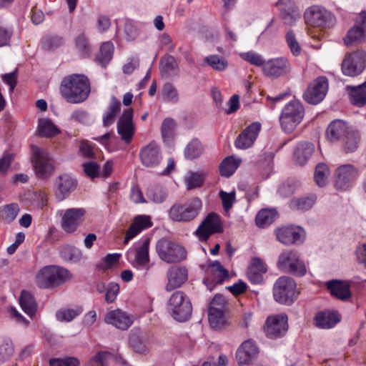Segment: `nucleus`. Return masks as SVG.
Instances as JSON below:
<instances>
[{"label": "nucleus", "instance_id": "1", "mask_svg": "<svg viewBox=\"0 0 366 366\" xmlns=\"http://www.w3.org/2000/svg\"><path fill=\"white\" fill-rule=\"evenodd\" d=\"M60 92L67 102L80 104L84 102L89 95V80L83 74L69 75L61 81Z\"/></svg>", "mask_w": 366, "mask_h": 366}, {"label": "nucleus", "instance_id": "2", "mask_svg": "<svg viewBox=\"0 0 366 366\" xmlns=\"http://www.w3.org/2000/svg\"><path fill=\"white\" fill-rule=\"evenodd\" d=\"M71 277L68 269L57 265H47L37 272L35 283L41 289H53L64 285Z\"/></svg>", "mask_w": 366, "mask_h": 366}, {"label": "nucleus", "instance_id": "3", "mask_svg": "<svg viewBox=\"0 0 366 366\" xmlns=\"http://www.w3.org/2000/svg\"><path fill=\"white\" fill-rule=\"evenodd\" d=\"M201 209L202 202L196 197L184 204L172 205L169 211V216L175 222H191L197 217Z\"/></svg>", "mask_w": 366, "mask_h": 366}, {"label": "nucleus", "instance_id": "4", "mask_svg": "<svg viewBox=\"0 0 366 366\" xmlns=\"http://www.w3.org/2000/svg\"><path fill=\"white\" fill-rule=\"evenodd\" d=\"M304 107L298 101H292L283 108L280 117L282 128L290 133L300 123L304 116Z\"/></svg>", "mask_w": 366, "mask_h": 366}, {"label": "nucleus", "instance_id": "5", "mask_svg": "<svg viewBox=\"0 0 366 366\" xmlns=\"http://www.w3.org/2000/svg\"><path fill=\"white\" fill-rule=\"evenodd\" d=\"M169 310L175 320L183 322L191 316L192 307L189 298L183 292L176 291L169 300Z\"/></svg>", "mask_w": 366, "mask_h": 366}, {"label": "nucleus", "instance_id": "6", "mask_svg": "<svg viewBox=\"0 0 366 366\" xmlns=\"http://www.w3.org/2000/svg\"><path fill=\"white\" fill-rule=\"evenodd\" d=\"M156 249L159 258L167 263L178 262L186 258L184 249L167 239H159Z\"/></svg>", "mask_w": 366, "mask_h": 366}, {"label": "nucleus", "instance_id": "7", "mask_svg": "<svg viewBox=\"0 0 366 366\" xmlns=\"http://www.w3.org/2000/svg\"><path fill=\"white\" fill-rule=\"evenodd\" d=\"M274 300L280 303L290 304L296 297V283L288 276L279 277L273 287Z\"/></svg>", "mask_w": 366, "mask_h": 366}, {"label": "nucleus", "instance_id": "8", "mask_svg": "<svg viewBox=\"0 0 366 366\" xmlns=\"http://www.w3.org/2000/svg\"><path fill=\"white\" fill-rule=\"evenodd\" d=\"M32 164L36 175L39 178H46L54 170V161L48 152L37 146H31Z\"/></svg>", "mask_w": 366, "mask_h": 366}, {"label": "nucleus", "instance_id": "9", "mask_svg": "<svg viewBox=\"0 0 366 366\" xmlns=\"http://www.w3.org/2000/svg\"><path fill=\"white\" fill-rule=\"evenodd\" d=\"M365 66L366 52L360 49L346 54L342 62V73L350 76H358Z\"/></svg>", "mask_w": 366, "mask_h": 366}, {"label": "nucleus", "instance_id": "10", "mask_svg": "<svg viewBox=\"0 0 366 366\" xmlns=\"http://www.w3.org/2000/svg\"><path fill=\"white\" fill-rule=\"evenodd\" d=\"M305 22L312 26L327 27L333 24L335 17L330 11L320 6H312L305 13Z\"/></svg>", "mask_w": 366, "mask_h": 366}, {"label": "nucleus", "instance_id": "11", "mask_svg": "<svg viewBox=\"0 0 366 366\" xmlns=\"http://www.w3.org/2000/svg\"><path fill=\"white\" fill-rule=\"evenodd\" d=\"M222 232V223L219 216L211 212L202 222L195 234L200 241H207L211 235Z\"/></svg>", "mask_w": 366, "mask_h": 366}, {"label": "nucleus", "instance_id": "12", "mask_svg": "<svg viewBox=\"0 0 366 366\" xmlns=\"http://www.w3.org/2000/svg\"><path fill=\"white\" fill-rule=\"evenodd\" d=\"M366 39V12L362 11L355 18V25L344 37L346 46H353L365 41Z\"/></svg>", "mask_w": 366, "mask_h": 366}, {"label": "nucleus", "instance_id": "13", "mask_svg": "<svg viewBox=\"0 0 366 366\" xmlns=\"http://www.w3.org/2000/svg\"><path fill=\"white\" fill-rule=\"evenodd\" d=\"M277 239L285 245L302 242L305 238V230L295 225L282 226L274 230Z\"/></svg>", "mask_w": 366, "mask_h": 366}, {"label": "nucleus", "instance_id": "14", "mask_svg": "<svg viewBox=\"0 0 366 366\" xmlns=\"http://www.w3.org/2000/svg\"><path fill=\"white\" fill-rule=\"evenodd\" d=\"M327 89V79L326 77L320 76L310 84L304 94V99L310 104H318L325 98Z\"/></svg>", "mask_w": 366, "mask_h": 366}, {"label": "nucleus", "instance_id": "15", "mask_svg": "<svg viewBox=\"0 0 366 366\" xmlns=\"http://www.w3.org/2000/svg\"><path fill=\"white\" fill-rule=\"evenodd\" d=\"M287 329V317L285 315L268 317L264 327L266 335L272 339L284 335Z\"/></svg>", "mask_w": 366, "mask_h": 366}, {"label": "nucleus", "instance_id": "16", "mask_svg": "<svg viewBox=\"0 0 366 366\" xmlns=\"http://www.w3.org/2000/svg\"><path fill=\"white\" fill-rule=\"evenodd\" d=\"M117 132L124 142L129 144L132 142L134 134L132 109H127L123 112L117 122Z\"/></svg>", "mask_w": 366, "mask_h": 366}, {"label": "nucleus", "instance_id": "17", "mask_svg": "<svg viewBox=\"0 0 366 366\" xmlns=\"http://www.w3.org/2000/svg\"><path fill=\"white\" fill-rule=\"evenodd\" d=\"M139 157L144 166L149 168L156 167L162 159L160 147L152 141L141 149Z\"/></svg>", "mask_w": 366, "mask_h": 366}, {"label": "nucleus", "instance_id": "18", "mask_svg": "<svg viewBox=\"0 0 366 366\" xmlns=\"http://www.w3.org/2000/svg\"><path fill=\"white\" fill-rule=\"evenodd\" d=\"M290 69L291 66L287 58L278 57L266 61L262 71L266 76L277 78L287 74Z\"/></svg>", "mask_w": 366, "mask_h": 366}, {"label": "nucleus", "instance_id": "19", "mask_svg": "<svg viewBox=\"0 0 366 366\" xmlns=\"http://www.w3.org/2000/svg\"><path fill=\"white\" fill-rule=\"evenodd\" d=\"M85 211L83 209L71 208L65 211L61 219V227L66 233L74 232L81 223Z\"/></svg>", "mask_w": 366, "mask_h": 366}, {"label": "nucleus", "instance_id": "20", "mask_svg": "<svg viewBox=\"0 0 366 366\" xmlns=\"http://www.w3.org/2000/svg\"><path fill=\"white\" fill-rule=\"evenodd\" d=\"M104 321L115 327L126 330L133 323V316L120 309L109 311L104 316Z\"/></svg>", "mask_w": 366, "mask_h": 366}, {"label": "nucleus", "instance_id": "21", "mask_svg": "<svg viewBox=\"0 0 366 366\" xmlns=\"http://www.w3.org/2000/svg\"><path fill=\"white\" fill-rule=\"evenodd\" d=\"M261 124L254 122L247 127L237 137L234 144L241 149L249 148L254 142L260 131Z\"/></svg>", "mask_w": 366, "mask_h": 366}, {"label": "nucleus", "instance_id": "22", "mask_svg": "<svg viewBox=\"0 0 366 366\" xmlns=\"http://www.w3.org/2000/svg\"><path fill=\"white\" fill-rule=\"evenodd\" d=\"M77 185L75 179L67 174L60 175L56 180V197L59 201H63L73 192Z\"/></svg>", "mask_w": 366, "mask_h": 366}, {"label": "nucleus", "instance_id": "23", "mask_svg": "<svg viewBox=\"0 0 366 366\" xmlns=\"http://www.w3.org/2000/svg\"><path fill=\"white\" fill-rule=\"evenodd\" d=\"M152 226L151 217L149 215H137L134 218L132 223L126 232L124 243L128 242L140 233L142 230L150 228Z\"/></svg>", "mask_w": 366, "mask_h": 366}, {"label": "nucleus", "instance_id": "24", "mask_svg": "<svg viewBox=\"0 0 366 366\" xmlns=\"http://www.w3.org/2000/svg\"><path fill=\"white\" fill-rule=\"evenodd\" d=\"M357 176V172L351 164L342 165L337 169L335 186L340 189H345Z\"/></svg>", "mask_w": 366, "mask_h": 366}, {"label": "nucleus", "instance_id": "25", "mask_svg": "<svg viewBox=\"0 0 366 366\" xmlns=\"http://www.w3.org/2000/svg\"><path fill=\"white\" fill-rule=\"evenodd\" d=\"M168 282L166 285L167 291H172L181 287L187 280V271L185 268L172 267L167 272Z\"/></svg>", "mask_w": 366, "mask_h": 366}, {"label": "nucleus", "instance_id": "26", "mask_svg": "<svg viewBox=\"0 0 366 366\" xmlns=\"http://www.w3.org/2000/svg\"><path fill=\"white\" fill-rule=\"evenodd\" d=\"M258 348L254 342L244 341L238 348L236 358L239 365L248 364L257 355Z\"/></svg>", "mask_w": 366, "mask_h": 366}, {"label": "nucleus", "instance_id": "27", "mask_svg": "<svg viewBox=\"0 0 366 366\" xmlns=\"http://www.w3.org/2000/svg\"><path fill=\"white\" fill-rule=\"evenodd\" d=\"M349 132V127L345 122L336 119L327 127L326 137L329 141L333 142L342 139Z\"/></svg>", "mask_w": 366, "mask_h": 366}, {"label": "nucleus", "instance_id": "28", "mask_svg": "<svg viewBox=\"0 0 366 366\" xmlns=\"http://www.w3.org/2000/svg\"><path fill=\"white\" fill-rule=\"evenodd\" d=\"M267 266L262 260L258 257L252 259L248 267L247 277L254 284H259L263 282V274L267 272Z\"/></svg>", "mask_w": 366, "mask_h": 366}, {"label": "nucleus", "instance_id": "29", "mask_svg": "<svg viewBox=\"0 0 366 366\" xmlns=\"http://www.w3.org/2000/svg\"><path fill=\"white\" fill-rule=\"evenodd\" d=\"M315 151V145L311 142H302L297 144L293 159L298 165H305Z\"/></svg>", "mask_w": 366, "mask_h": 366}, {"label": "nucleus", "instance_id": "30", "mask_svg": "<svg viewBox=\"0 0 366 366\" xmlns=\"http://www.w3.org/2000/svg\"><path fill=\"white\" fill-rule=\"evenodd\" d=\"M331 295L339 300H347L351 297L349 285L343 281L332 280L326 283Z\"/></svg>", "mask_w": 366, "mask_h": 366}, {"label": "nucleus", "instance_id": "31", "mask_svg": "<svg viewBox=\"0 0 366 366\" xmlns=\"http://www.w3.org/2000/svg\"><path fill=\"white\" fill-rule=\"evenodd\" d=\"M129 345L134 352L139 354H147L150 349L147 335L140 332H132L129 335Z\"/></svg>", "mask_w": 366, "mask_h": 366}, {"label": "nucleus", "instance_id": "32", "mask_svg": "<svg viewBox=\"0 0 366 366\" xmlns=\"http://www.w3.org/2000/svg\"><path fill=\"white\" fill-rule=\"evenodd\" d=\"M340 321V315L337 312L324 311L315 317L316 326L322 329L331 328Z\"/></svg>", "mask_w": 366, "mask_h": 366}, {"label": "nucleus", "instance_id": "33", "mask_svg": "<svg viewBox=\"0 0 366 366\" xmlns=\"http://www.w3.org/2000/svg\"><path fill=\"white\" fill-rule=\"evenodd\" d=\"M19 304L22 310L31 318L36 315L37 304L31 292L23 290L19 297Z\"/></svg>", "mask_w": 366, "mask_h": 366}, {"label": "nucleus", "instance_id": "34", "mask_svg": "<svg viewBox=\"0 0 366 366\" xmlns=\"http://www.w3.org/2000/svg\"><path fill=\"white\" fill-rule=\"evenodd\" d=\"M350 102L353 105L362 107L366 104V81L357 86H348Z\"/></svg>", "mask_w": 366, "mask_h": 366}, {"label": "nucleus", "instance_id": "35", "mask_svg": "<svg viewBox=\"0 0 366 366\" xmlns=\"http://www.w3.org/2000/svg\"><path fill=\"white\" fill-rule=\"evenodd\" d=\"M242 162L240 158L234 156L226 157L219 164V169L222 176L229 177L233 174Z\"/></svg>", "mask_w": 366, "mask_h": 366}, {"label": "nucleus", "instance_id": "36", "mask_svg": "<svg viewBox=\"0 0 366 366\" xmlns=\"http://www.w3.org/2000/svg\"><path fill=\"white\" fill-rule=\"evenodd\" d=\"M159 64L161 73L164 77L174 76L179 73L177 63L172 56H167L162 59Z\"/></svg>", "mask_w": 366, "mask_h": 366}, {"label": "nucleus", "instance_id": "37", "mask_svg": "<svg viewBox=\"0 0 366 366\" xmlns=\"http://www.w3.org/2000/svg\"><path fill=\"white\" fill-rule=\"evenodd\" d=\"M113 51L114 46L112 42H104L100 46L99 51L95 56L96 61L102 67H105L112 58Z\"/></svg>", "mask_w": 366, "mask_h": 366}, {"label": "nucleus", "instance_id": "38", "mask_svg": "<svg viewBox=\"0 0 366 366\" xmlns=\"http://www.w3.org/2000/svg\"><path fill=\"white\" fill-rule=\"evenodd\" d=\"M298 256V253L294 250H286L282 252L278 257L277 267L285 273Z\"/></svg>", "mask_w": 366, "mask_h": 366}, {"label": "nucleus", "instance_id": "39", "mask_svg": "<svg viewBox=\"0 0 366 366\" xmlns=\"http://www.w3.org/2000/svg\"><path fill=\"white\" fill-rule=\"evenodd\" d=\"M60 132L57 127L50 119H41L39 123L37 133L41 137H51Z\"/></svg>", "mask_w": 366, "mask_h": 366}, {"label": "nucleus", "instance_id": "40", "mask_svg": "<svg viewBox=\"0 0 366 366\" xmlns=\"http://www.w3.org/2000/svg\"><path fill=\"white\" fill-rule=\"evenodd\" d=\"M60 257L65 262L76 263L82 258L81 252L74 246H64L60 250Z\"/></svg>", "mask_w": 366, "mask_h": 366}, {"label": "nucleus", "instance_id": "41", "mask_svg": "<svg viewBox=\"0 0 366 366\" xmlns=\"http://www.w3.org/2000/svg\"><path fill=\"white\" fill-rule=\"evenodd\" d=\"M212 281L214 285L222 284L229 277V272L218 262L210 264Z\"/></svg>", "mask_w": 366, "mask_h": 366}, {"label": "nucleus", "instance_id": "42", "mask_svg": "<svg viewBox=\"0 0 366 366\" xmlns=\"http://www.w3.org/2000/svg\"><path fill=\"white\" fill-rule=\"evenodd\" d=\"M176 124L173 119L166 118L161 125V134L164 142H170L175 134Z\"/></svg>", "mask_w": 366, "mask_h": 366}, {"label": "nucleus", "instance_id": "43", "mask_svg": "<svg viewBox=\"0 0 366 366\" xmlns=\"http://www.w3.org/2000/svg\"><path fill=\"white\" fill-rule=\"evenodd\" d=\"M277 212L274 209H261L256 216V224L259 227H265L272 224Z\"/></svg>", "mask_w": 366, "mask_h": 366}, {"label": "nucleus", "instance_id": "44", "mask_svg": "<svg viewBox=\"0 0 366 366\" xmlns=\"http://www.w3.org/2000/svg\"><path fill=\"white\" fill-rule=\"evenodd\" d=\"M330 169L324 163L318 164L315 170L314 179L319 187H324L327 184L330 176Z\"/></svg>", "mask_w": 366, "mask_h": 366}, {"label": "nucleus", "instance_id": "45", "mask_svg": "<svg viewBox=\"0 0 366 366\" xmlns=\"http://www.w3.org/2000/svg\"><path fill=\"white\" fill-rule=\"evenodd\" d=\"M360 136L357 132L350 130L342 139L343 148L346 153L353 152L358 147Z\"/></svg>", "mask_w": 366, "mask_h": 366}, {"label": "nucleus", "instance_id": "46", "mask_svg": "<svg viewBox=\"0 0 366 366\" xmlns=\"http://www.w3.org/2000/svg\"><path fill=\"white\" fill-rule=\"evenodd\" d=\"M315 199L316 197L315 195L301 198H295L291 200L290 206L293 209L307 210L313 206Z\"/></svg>", "mask_w": 366, "mask_h": 366}, {"label": "nucleus", "instance_id": "47", "mask_svg": "<svg viewBox=\"0 0 366 366\" xmlns=\"http://www.w3.org/2000/svg\"><path fill=\"white\" fill-rule=\"evenodd\" d=\"M19 212V205L16 203H11L3 207L0 211V216L3 220L11 222L16 219Z\"/></svg>", "mask_w": 366, "mask_h": 366}, {"label": "nucleus", "instance_id": "48", "mask_svg": "<svg viewBox=\"0 0 366 366\" xmlns=\"http://www.w3.org/2000/svg\"><path fill=\"white\" fill-rule=\"evenodd\" d=\"M120 102L116 98H112L109 108V112L104 115L103 118V123L105 126H109L113 123L115 117L120 111Z\"/></svg>", "mask_w": 366, "mask_h": 366}, {"label": "nucleus", "instance_id": "49", "mask_svg": "<svg viewBox=\"0 0 366 366\" xmlns=\"http://www.w3.org/2000/svg\"><path fill=\"white\" fill-rule=\"evenodd\" d=\"M204 62L217 71H223L227 66L228 62L223 57L218 55H210L204 59Z\"/></svg>", "mask_w": 366, "mask_h": 366}, {"label": "nucleus", "instance_id": "50", "mask_svg": "<svg viewBox=\"0 0 366 366\" xmlns=\"http://www.w3.org/2000/svg\"><path fill=\"white\" fill-rule=\"evenodd\" d=\"M208 319L210 326L214 329H221L226 324L224 312H215L209 310Z\"/></svg>", "mask_w": 366, "mask_h": 366}, {"label": "nucleus", "instance_id": "51", "mask_svg": "<svg viewBox=\"0 0 366 366\" xmlns=\"http://www.w3.org/2000/svg\"><path fill=\"white\" fill-rule=\"evenodd\" d=\"M113 170V163L107 161L102 168L100 165L93 162V179L94 177L106 178L111 175Z\"/></svg>", "mask_w": 366, "mask_h": 366}, {"label": "nucleus", "instance_id": "52", "mask_svg": "<svg viewBox=\"0 0 366 366\" xmlns=\"http://www.w3.org/2000/svg\"><path fill=\"white\" fill-rule=\"evenodd\" d=\"M14 353L13 343L10 340H0V363L8 360Z\"/></svg>", "mask_w": 366, "mask_h": 366}, {"label": "nucleus", "instance_id": "53", "mask_svg": "<svg viewBox=\"0 0 366 366\" xmlns=\"http://www.w3.org/2000/svg\"><path fill=\"white\" fill-rule=\"evenodd\" d=\"M82 312L80 308L64 309L56 312V317L59 321L70 322Z\"/></svg>", "mask_w": 366, "mask_h": 366}, {"label": "nucleus", "instance_id": "54", "mask_svg": "<svg viewBox=\"0 0 366 366\" xmlns=\"http://www.w3.org/2000/svg\"><path fill=\"white\" fill-rule=\"evenodd\" d=\"M202 152V147L199 141H192L185 148L184 154L186 158L193 159L199 157Z\"/></svg>", "mask_w": 366, "mask_h": 366}, {"label": "nucleus", "instance_id": "55", "mask_svg": "<svg viewBox=\"0 0 366 366\" xmlns=\"http://www.w3.org/2000/svg\"><path fill=\"white\" fill-rule=\"evenodd\" d=\"M148 195L154 202L162 203L167 197V192L164 187L157 185L149 189Z\"/></svg>", "mask_w": 366, "mask_h": 366}, {"label": "nucleus", "instance_id": "56", "mask_svg": "<svg viewBox=\"0 0 366 366\" xmlns=\"http://www.w3.org/2000/svg\"><path fill=\"white\" fill-rule=\"evenodd\" d=\"M149 239H146L142 245L137 250L136 260L140 265L146 264L149 260Z\"/></svg>", "mask_w": 366, "mask_h": 366}, {"label": "nucleus", "instance_id": "57", "mask_svg": "<svg viewBox=\"0 0 366 366\" xmlns=\"http://www.w3.org/2000/svg\"><path fill=\"white\" fill-rule=\"evenodd\" d=\"M63 43V38L56 35H47L42 39L43 46L48 50L55 49L61 46Z\"/></svg>", "mask_w": 366, "mask_h": 366}, {"label": "nucleus", "instance_id": "58", "mask_svg": "<svg viewBox=\"0 0 366 366\" xmlns=\"http://www.w3.org/2000/svg\"><path fill=\"white\" fill-rule=\"evenodd\" d=\"M76 47L82 56H89L91 50L89 40L84 34H81L76 37Z\"/></svg>", "mask_w": 366, "mask_h": 366}, {"label": "nucleus", "instance_id": "59", "mask_svg": "<svg viewBox=\"0 0 366 366\" xmlns=\"http://www.w3.org/2000/svg\"><path fill=\"white\" fill-rule=\"evenodd\" d=\"M307 272V268L305 262L300 258V256L293 262L291 267L286 271L285 273H290L295 276L302 277Z\"/></svg>", "mask_w": 366, "mask_h": 366}, {"label": "nucleus", "instance_id": "60", "mask_svg": "<svg viewBox=\"0 0 366 366\" xmlns=\"http://www.w3.org/2000/svg\"><path fill=\"white\" fill-rule=\"evenodd\" d=\"M286 41L293 55L299 56L301 54V47L292 31L287 33Z\"/></svg>", "mask_w": 366, "mask_h": 366}, {"label": "nucleus", "instance_id": "61", "mask_svg": "<svg viewBox=\"0 0 366 366\" xmlns=\"http://www.w3.org/2000/svg\"><path fill=\"white\" fill-rule=\"evenodd\" d=\"M50 366H79V362L76 358L66 357L63 359L52 358L49 360Z\"/></svg>", "mask_w": 366, "mask_h": 366}, {"label": "nucleus", "instance_id": "62", "mask_svg": "<svg viewBox=\"0 0 366 366\" xmlns=\"http://www.w3.org/2000/svg\"><path fill=\"white\" fill-rule=\"evenodd\" d=\"M112 354L107 351H101L93 357V366H108Z\"/></svg>", "mask_w": 366, "mask_h": 366}, {"label": "nucleus", "instance_id": "63", "mask_svg": "<svg viewBox=\"0 0 366 366\" xmlns=\"http://www.w3.org/2000/svg\"><path fill=\"white\" fill-rule=\"evenodd\" d=\"M226 301L224 297L221 295H217L214 297L210 302L209 310L218 312H225Z\"/></svg>", "mask_w": 366, "mask_h": 366}, {"label": "nucleus", "instance_id": "64", "mask_svg": "<svg viewBox=\"0 0 366 366\" xmlns=\"http://www.w3.org/2000/svg\"><path fill=\"white\" fill-rule=\"evenodd\" d=\"M219 197L222 202V207L225 211H229L235 201V192L227 193L224 191L219 192Z\"/></svg>", "mask_w": 366, "mask_h": 366}]
</instances>
